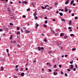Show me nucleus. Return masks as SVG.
I'll use <instances>...</instances> for the list:
<instances>
[{"label": "nucleus", "mask_w": 78, "mask_h": 78, "mask_svg": "<svg viewBox=\"0 0 78 78\" xmlns=\"http://www.w3.org/2000/svg\"><path fill=\"white\" fill-rule=\"evenodd\" d=\"M53 21H56V20L55 19H53L52 20Z\"/></svg>", "instance_id": "46"}, {"label": "nucleus", "mask_w": 78, "mask_h": 78, "mask_svg": "<svg viewBox=\"0 0 78 78\" xmlns=\"http://www.w3.org/2000/svg\"><path fill=\"white\" fill-rule=\"evenodd\" d=\"M37 18H38V17H37V16H35V19H37Z\"/></svg>", "instance_id": "26"}, {"label": "nucleus", "mask_w": 78, "mask_h": 78, "mask_svg": "<svg viewBox=\"0 0 78 78\" xmlns=\"http://www.w3.org/2000/svg\"><path fill=\"white\" fill-rule=\"evenodd\" d=\"M19 3H22V2H20V1H19Z\"/></svg>", "instance_id": "61"}, {"label": "nucleus", "mask_w": 78, "mask_h": 78, "mask_svg": "<svg viewBox=\"0 0 78 78\" xmlns=\"http://www.w3.org/2000/svg\"><path fill=\"white\" fill-rule=\"evenodd\" d=\"M15 67L16 68H17L18 67V65H16Z\"/></svg>", "instance_id": "47"}, {"label": "nucleus", "mask_w": 78, "mask_h": 78, "mask_svg": "<svg viewBox=\"0 0 78 78\" xmlns=\"http://www.w3.org/2000/svg\"><path fill=\"white\" fill-rule=\"evenodd\" d=\"M73 70L75 71V70H76V68H74Z\"/></svg>", "instance_id": "49"}, {"label": "nucleus", "mask_w": 78, "mask_h": 78, "mask_svg": "<svg viewBox=\"0 0 78 78\" xmlns=\"http://www.w3.org/2000/svg\"><path fill=\"white\" fill-rule=\"evenodd\" d=\"M12 39V35H11V37H10V40H11Z\"/></svg>", "instance_id": "10"}, {"label": "nucleus", "mask_w": 78, "mask_h": 78, "mask_svg": "<svg viewBox=\"0 0 78 78\" xmlns=\"http://www.w3.org/2000/svg\"><path fill=\"white\" fill-rule=\"evenodd\" d=\"M8 11L9 12H11V10H8Z\"/></svg>", "instance_id": "58"}, {"label": "nucleus", "mask_w": 78, "mask_h": 78, "mask_svg": "<svg viewBox=\"0 0 78 78\" xmlns=\"http://www.w3.org/2000/svg\"><path fill=\"white\" fill-rule=\"evenodd\" d=\"M75 19H76V20H77V19H78V17H77V16H76V17H75Z\"/></svg>", "instance_id": "35"}, {"label": "nucleus", "mask_w": 78, "mask_h": 78, "mask_svg": "<svg viewBox=\"0 0 78 78\" xmlns=\"http://www.w3.org/2000/svg\"><path fill=\"white\" fill-rule=\"evenodd\" d=\"M23 3H25V4H27V2L26 1H23Z\"/></svg>", "instance_id": "12"}, {"label": "nucleus", "mask_w": 78, "mask_h": 78, "mask_svg": "<svg viewBox=\"0 0 78 78\" xmlns=\"http://www.w3.org/2000/svg\"><path fill=\"white\" fill-rule=\"evenodd\" d=\"M68 29L69 30H70V29H72V27H69L68 28Z\"/></svg>", "instance_id": "23"}, {"label": "nucleus", "mask_w": 78, "mask_h": 78, "mask_svg": "<svg viewBox=\"0 0 78 78\" xmlns=\"http://www.w3.org/2000/svg\"><path fill=\"white\" fill-rule=\"evenodd\" d=\"M58 12H59V11H57L56 12V13H57V14H58Z\"/></svg>", "instance_id": "63"}, {"label": "nucleus", "mask_w": 78, "mask_h": 78, "mask_svg": "<svg viewBox=\"0 0 78 78\" xmlns=\"http://www.w3.org/2000/svg\"><path fill=\"white\" fill-rule=\"evenodd\" d=\"M44 19H47V17H44Z\"/></svg>", "instance_id": "50"}, {"label": "nucleus", "mask_w": 78, "mask_h": 78, "mask_svg": "<svg viewBox=\"0 0 78 78\" xmlns=\"http://www.w3.org/2000/svg\"><path fill=\"white\" fill-rule=\"evenodd\" d=\"M75 50H76V48H73L72 49V51H75Z\"/></svg>", "instance_id": "15"}, {"label": "nucleus", "mask_w": 78, "mask_h": 78, "mask_svg": "<svg viewBox=\"0 0 78 78\" xmlns=\"http://www.w3.org/2000/svg\"><path fill=\"white\" fill-rule=\"evenodd\" d=\"M26 17V16H25V15H23V18H25V17Z\"/></svg>", "instance_id": "37"}, {"label": "nucleus", "mask_w": 78, "mask_h": 78, "mask_svg": "<svg viewBox=\"0 0 78 78\" xmlns=\"http://www.w3.org/2000/svg\"><path fill=\"white\" fill-rule=\"evenodd\" d=\"M64 38L65 39H67V36H65Z\"/></svg>", "instance_id": "20"}, {"label": "nucleus", "mask_w": 78, "mask_h": 78, "mask_svg": "<svg viewBox=\"0 0 78 78\" xmlns=\"http://www.w3.org/2000/svg\"><path fill=\"white\" fill-rule=\"evenodd\" d=\"M61 74H62V75H63V72H62V71H61Z\"/></svg>", "instance_id": "44"}, {"label": "nucleus", "mask_w": 78, "mask_h": 78, "mask_svg": "<svg viewBox=\"0 0 78 78\" xmlns=\"http://www.w3.org/2000/svg\"><path fill=\"white\" fill-rule=\"evenodd\" d=\"M72 23V21H70L69 22V25H71V23Z\"/></svg>", "instance_id": "27"}, {"label": "nucleus", "mask_w": 78, "mask_h": 78, "mask_svg": "<svg viewBox=\"0 0 78 78\" xmlns=\"http://www.w3.org/2000/svg\"><path fill=\"white\" fill-rule=\"evenodd\" d=\"M69 0H67L65 2V4H66V5H67V4L69 3Z\"/></svg>", "instance_id": "4"}, {"label": "nucleus", "mask_w": 78, "mask_h": 78, "mask_svg": "<svg viewBox=\"0 0 78 78\" xmlns=\"http://www.w3.org/2000/svg\"><path fill=\"white\" fill-rule=\"evenodd\" d=\"M41 50H44V48L41 47Z\"/></svg>", "instance_id": "54"}, {"label": "nucleus", "mask_w": 78, "mask_h": 78, "mask_svg": "<svg viewBox=\"0 0 78 78\" xmlns=\"http://www.w3.org/2000/svg\"><path fill=\"white\" fill-rule=\"evenodd\" d=\"M59 14L61 16H63V14H62V13H60Z\"/></svg>", "instance_id": "11"}, {"label": "nucleus", "mask_w": 78, "mask_h": 78, "mask_svg": "<svg viewBox=\"0 0 78 78\" xmlns=\"http://www.w3.org/2000/svg\"><path fill=\"white\" fill-rule=\"evenodd\" d=\"M45 23L46 24H47V20H46L45 22Z\"/></svg>", "instance_id": "36"}, {"label": "nucleus", "mask_w": 78, "mask_h": 78, "mask_svg": "<svg viewBox=\"0 0 78 78\" xmlns=\"http://www.w3.org/2000/svg\"><path fill=\"white\" fill-rule=\"evenodd\" d=\"M73 61H72V62H70V63L71 64H73Z\"/></svg>", "instance_id": "21"}, {"label": "nucleus", "mask_w": 78, "mask_h": 78, "mask_svg": "<svg viewBox=\"0 0 78 78\" xmlns=\"http://www.w3.org/2000/svg\"><path fill=\"white\" fill-rule=\"evenodd\" d=\"M65 57H67V55H65Z\"/></svg>", "instance_id": "55"}, {"label": "nucleus", "mask_w": 78, "mask_h": 78, "mask_svg": "<svg viewBox=\"0 0 78 78\" xmlns=\"http://www.w3.org/2000/svg\"><path fill=\"white\" fill-rule=\"evenodd\" d=\"M59 67L60 68H61V65H59Z\"/></svg>", "instance_id": "40"}, {"label": "nucleus", "mask_w": 78, "mask_h": 78, "mask_svg": "<svg viewBox=\"0 0 78 78\" xmlns=\"http://www.w3.org/2000/svg\"><path fill=\"white\" fill-rule=\"evenodd\" d=\"M32 5H33V7H35V5H34V4H33V2L32 3Z\"/></svg>", "instance_id": "18"}, {"label": "nucleus", "mask_w": 78, "mask_h": 78, "mask_svg": "<svg viewBox=\"0 0 78 78\" xmlns=\"http://www.w3.org/2000/svg\"><path fill=\"white\" fill-rule=\"evenodd\" d=\"M65 76H67V73H65Z\"/></svg>", "instance_id": "24"}, {"label": "nucleus", "mask_w": 78, "mask_h": 78, "mask_svg": "<svg viewBox=\"0 0 78 78\" xmlns=\"http://www.w3.org/2000/svg\"><path fill=\"white\" fill-rule=\"evenodd\" d=\"M73 3H74V0H73L71 1V2H70V4L71 5H72V4H73Z\"/></svg>", "instance_id": "6"}, {"label": "nucleus", "mask_w": 78, "mask_h": 78, "mask_svg": "<svg viewBox=\"0 0 78 78\" xmlns=\"http://www.w3.org/2000/svg\"><path fill=\"white\" fill-rule=\"evenodd\" d=\"M49 72H51V69H49Z\"/></svg>", "instance_id": "29"}, {"label": "nucleus", "mask_w": 78, "mask_h": 78, "mask_svg": "<svg viewBox=\"0 0 78 78\" xmlns=\"http://www.w3.org/2000/svg\"><path fill=\"white\" fill-rule=\"evenodd\" d=\"M52 32H53L54 34H55V31H52Z\"/></svg>", "instance_id": "51"}, {"label": "nucleus", "mask_w": 78, "mask_h": 78, "mask_svg": "<svg viewBox=\"0 0 78 78\" xmlns=\"http://www.w3.org/2000/svg\"><path fill=\"white\" fill-rule=\"evenodd\" d=\"M67 70L69 72H70V69H68Z\"/></svg>", "instance_id": "42"}, {"label": "nucleus", "mask_w": 78, "mask_h": 78, "mask_svg": "<svg viewBox=\"0 0 78 78\" xmlns=\"http://www.w3.org/2000/svg\"><path fill=\"white\" fill-rule=\"evenodd\" d=\"M25 31L26 32L25 33H26V34H28V33H30L31 32V31H29L28 30H25Z\"/></svg>", "instance_id": "1"}, {"label": "nucleus", "mask_w": 78, "mask_h": 78, "mask_svg": "<svg viewBox=\"0 0 78 78\" xmlns=\"http://www.w3.org/2000/svg\"><path fill=\"white\" fill-rule=\"evenodd\" d=\"M61 20H62V21H63V22H66V21L65 20H64V19H62Z\"/></svg>", "instance_id": "13"}, {"label": "nucleus", "mask_w": 78, "mask_h": 78, "mask_svg": "<svg viewBox=\"0 0 78 78\" xmlns=\"http://www.w3.org/2000/svg\"><path fill=\"white\" fill-rule=\"evenodd\" d=\"M46 7H49V6H48V5H46Z\"/></svg>", "instance_id": "53"}, {"label": "nucleus", "mask_w": 78, "mask_h": 78, "mask_svg": "<svg viewBox=\"0 0 78 78\" xmlns=\"http://www.w3.org/2000/svg\"><path fill=\"white\" fill-rule=\"evenodd\" d=\"M10 25H13V24H12V23H10Z\"/></svg>", "instance_id": "41"}, {"label": "nucleus", "mask_w": 78, "mask_h": 78, "mask_svg": "<svg viewBox=\"0 0 78 78\" xmlns=\"http://www.w3.org/2000/svg\"><path fill=\"white\" fill-rule=\"evenodd\" d=\"M8 56H10V54H9V53H8Z\"/></svg>", "instance_id": "45"}, {"label": "nucleus", "mask_w": 78, "mask_h": 78, "mask_svg": "<svg viewBox=\"0 0 78 78\" xmlns=\"http://www.w3.org/2000/svg\"><path fill=\"white\" fill-rule=\"evenodd\" d=\"M63 34H64L63 33V34L61 33L60 36H63Z\"/></svg>", "instance_id": "17"}, {"label": "nucleus", "mask_w": 78, "mask_h": 78, "mask_svg": "<svg viewBox=\"0 0 78 78\" xmlns=\"http://www.w3.org/2000/svg\"><path fill=\"white\" fill-rule=\"evenodd\" d=\"M44 27H45V28H47V26H46V25H44Z\"/></svg>", "instance_id": "25"}, {"label": "nucleus", "mask_w": 78, "mask_h": 78, "mask_svg": "<svg viewBox=\"0 0 78 78\" xmlns=\"http://www.w3.org/2000/svg\"><path fill=\"white\" fill-rule=\"evenodd\" d=\"M62 58H64V55H62Z\"/></svg>", "instance_id": "64"}, {"label": "nucleus", "mask_w": 78, "mask_h": 78, "mask_svg": "<svg viewBox=\"0 0 78 78\" xmlns=\"http://www.w3.org/2000/svg\"><path fill=\"white\" fill-rule=\"evenodd\" d=\"M16 71H18V68H17L16 69Z\"/></svg>", "instance_id": "56"}, {"label": "nucleus", "mask_w": 78, "mask_h": 78, "mask_svg": "<svg viewBox=\"0 0 78 78\" xmlns=\"http://www.w3.org/2000/svg\"><path fill=\"white\" fill-rule=\"evenodd\" d=\"M36 26H37V27H38V26L39 25V24H38L37 23H36Z\"/></svg>", "instance_id": "33"}, {"label": "nucleus", "mask_w": 78, "mask_h": 78, "mask_svg": "<svg viewBox=\"0 0 78 78\" xmlns=\"http://www.w3.org/2000/svg\"><path fill=\"white\" fill-rule=\"evenodd\" d=\"M37 16V13L36 12H35V13H34V16Z\"/></svg>", "instance_id": "9"}, {"label": "nucleus", "mask_w": 78, "mask_h": 78, "mask_svg": "<svg viewBox=\"0 0 78 78\" xmlns=\"http://www.w3.org/2000/svg\"><path fill=\"white\" fill-rule=\"evenodd\" d=\"M71 12V10H69V13L70 14Z\"/></svg>", "instance_id": "48"}, {"label": "nucleus", "mask_w": 78, "mask_h": 78, "mask_svg": "<svg viewBox=\"0 0 78 78\" xmlns=\"http://www.w3.org/2000/svg\"><path fill=\"white\" fill-rule=\"evenodd\" d=\"M16 33H17V35H19L20 34V32H16Z\"/></svg>", "instance_id": "8"}, {"label": "nucleus", "mask_w": 78, "mask_h": 78, "mask_svg": "<svg viewBox=\"0 0 78 78\" xmlns=\"http://www.w3.org/2000/svg\"><path fill=\"white\" fill-rule=\"evenodd\" d=\"M20 28V27H17V30H19V29Z\"/></svg>", "instance_id": "39"}, {"label": "nucleus", "mask_w": 78, "mask_h": 78, "mask_svg": "<svg viewBox=\"0 0 78 78\" xmlns=\"http://www.w3.org/2000/svg\"><path fill=\"white\" fill-rule=\"evenodd\" d=\"M17 47H20V45L19 44H17Z\"/></svg>", "instance_id": "52"}, {"label": "nucleus", "mask_w": 78, "mask_h": 78, "mask_svg": "<svg viewBox=\"0 0 78 78\" xmlns=\"http://www.w3.org/2000/svg\"><path fill=\"white\" fill-rule=\"evenodd\" d=\"M65 10H66V9H67V7H65Z\"/></svg>", "instance_id": "60"}, {"label": "nucleus", "mask_w": 78, "mask_h": 78, "mask_svg": "<svg viewBox=\"0 0 78 78\" xmlns=\"http://www.w3.org/2000/svg\"><path fill=\"white\" fill-rule=\"evenodd\" d=\"M1 68V71H3V70H4V68H3V67L2 66Z\"/></svg>", "instance_id": "3"}, {"label": "nucleus", "mask_w": 78, "mask_h": 78, "mask_svg": "<svg viewBox=\"0 0 78 78\" xmlns=\"http://www.w3.org/2000/svg\"><path fill=\"white\" fill-rule=\"evenodd\" d=\"M12 3H13L12 2H10V4H12Z\"/></svg>", "instance_id": "62"}, {"label": "nucleus", "mask_w": 78, "mask_h": 78, "mask_svg": "<svg viewBox=\"0 0 78 78\" xmlns=\"http://www.w3.org/2000/svg\"><path fill=\"white\" fill-rule=\"evenodd\" d=\"M53 74L54 75H58V73L57 72H54Z\"/></svg>", "instance_id": "2"}, {"label": "nucleus", "mask_w": 78, "mask_h": 78, "mask_svg": "<svg viewBox=\"0 0 78 78\" xmlns=\"http://www.w3.org/2000/svg\"><path fill=\"white\" fill-rule=\"evenodd\" d=\"M41 8H42L43 9H45V7H42Z\"/></svg>", "instance_id": "30"}, {"label": "nucleus", "mask_w": 78, "mask_h": 78, "mask_svg": "<svg viewBox=\"0 0 78 78\" xmlns=\"http://www.w3.org/2000/svg\"><path fill=\"white\" fill-rule=\"evenodd\" d=\"M6 51L8 53V51H9V50L8 49H6Z\"/></svg>", "instance_id": "38"}, {"label": "nucleus", "mask_w": 78, "mask_h": 78, "mask_svg": "<svg viewBox=\"0 0 78 78\" xmlns=\"http://www.w3.org/2000/svg\"><path fill=\"white\" fill-rule=\"evenodd\" d=\"M51 53V52L49 51V52H48V53L50 54V53Z\"/></svg>", "instance_id": "59"}, {"label": "nucleus", "mask_w": 78, "mask_h": 78, "mask_svg": "<svg viewBox=\"0 0 78 78\" xmlns=\"http://www.w3.org/2000/svg\"><path fill=\"white\" fill-rule=\"evenodd\" d=\"M70 36H75V35H74V34H71L70 35Z\"/></svg>", "instance_id": "16"}, {"label": "nucleus", "mask_w": 78, "mask_h": 78, "mask_svg": "<svg viewBox=\"0 0 78 78\" xmlns=\"http://www.w3.org/2000/svg\"><path fill=\"white\" fill-rule=\"evenodd\" d=\"M27 11H30V9L29 8L28 9H27Z\"/></svg>", "instance_id": "22"}, {"label": "nucleus", "mask_w": 78, "mask_h": 78, "mask_svg": "<svg viewBox=\"0 0 78 78\" xmlns=\"http://www.w3.org/2000/svg\"><path fill=\"white\" fill-rule=\"evenodd\" d=\"M21 76H23L25 75V74L24 73H23L21 74Z\"/></svg>", "instance_id": "7"}, {"label": "nucleus", "mask_w": 78, "mask_h": 78, "mask_svg": "<svg viewBox=\"0 0 78 78\" xmlns=\"http://www.w3.org/2000/svg\"><path fill=\"white\" fill-rule=\"evenodd\" d=\"M37 48L38 49L39 51H41V48L39 46Z\"/></svg>", "instance_id": "5"}, {"label": "nucleus", "mask_w": 78, "mask_h": 78, "mask_svg": "<svg viewBox=\"0 0 78 78\" xmlns=\"http://www.w3.org/2000/svg\"><path fill=\"white\" fill-rule=\"evenodd\" d=\"M55 67H56V65H55L54 66V68H55Z\"/></svg>", "instance_id": "34"}, {"label": "nucleus", "mask_w": 78, "mask_h": 78, "mask_svg": "<svg viewBox=\"0 0 78 78\" xmlns=\"http://www.w3.org/2000/svg\"><path fill=\"white\" fill-rule=\"evenodd\" d=\"M75 67L76 68V69H78V66H77V65H76L75 66Z\"/></svg>", "instance_id": "32"}, {"label": "nucleus", "mask_w": 78, "mask_h": 78, "mask_svg": "<svg viewBox=\"0 0 78 78\" xmlns=\"http://www.w3.org/2000/svg\"><path fill=\"white\" fill-rule=\"evenodd\" d=\"M25 69H26V70H28V69L27 68H26Z\"/></svg>", "instance_id": "57"}, {"label": "nucleus", "mask_w": 78, "mask_h": 78, "mask_svg": "<svg viewBox=\"0 0 78 78\" xmlns=\"http://www.w3.org/2000/svg\"><path fill=\"white\" fill-rule=\"evenodd\" d=\"M71 69H72L73 68V65H71Z\"/></svg>", "instance_id": "14"}, {"label": "nucleus", "mask_w": 78, "mask_h": 78, "mask_svg": "<svg viewBox=\"0 0 78 78\" xmlns=\"http://www.w3.org/2000/svg\"><path fill=\"white\" fill-rule=\"evenodd\" d=\"M69 11V9H66L65 10V12H67V11Z\"/></svg>", "instance_id": "19"}, {"label": "nucleus", "mask_w": 78, "mask_h": 78, "mask_svg": "<svg viewBox=\"0 0 78 78\" xmlns=\"http://www.w3.org/2000/svg\"><path fill=\"white\" fill-rule=\"evenodd\" d=\"M3 31V29H0V31L2 32Z\"/></svg>", "instance_id": "31"}, {"label": "nucleus", "mask_w": 78, "mask_h": 78, "mask_svg": "<svg viewBox=\"0 0 78 78\" xmlns=\"http://www.w3.org/2000/svg\"><path fill=\"white\" fill-rule=\"evenodd\" d=\"M44 41L45 42H47V39H44Z\"/></svg>", "instance_id": "28"}, {"label": "nucleus", "mask_w": 78, "mask_h": 78, "mask_svg": "<svg viewBox=\"0 0 78 78\" xmlns=\"http://www.w3.org/2000/svg\"><path fill=\"white\" fill-rule=\"evenodd\" d=\"M74 15H75V14L73 13L72 15V16H74Z\"/></svg>", "instance_id": "43"}]
</instances>
